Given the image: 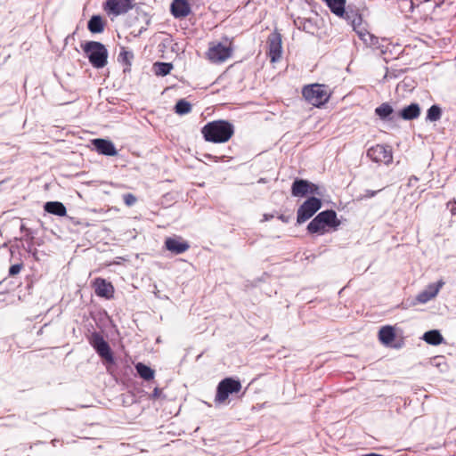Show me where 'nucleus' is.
Masks as SVG:
<instances>
[{"label": "nucleus", "mask_w": 456, "mask_h": 456, "mask_svg": "<svg viewBox=\"0 0 456 456\" xmlns=\"http://www.w3.org/2000/svg\"><path fill=\"white\" fill-rule=\"evenodd\" d=\"M330 12L339 18L345 17L346 14V0H322Z\"/></svg>", "instance_id": "aec40b11"}, {"label": "nucleus", "mask_w": 456, "mask_h": 456, "mask_svg": "<svg viewBox=\"0 0 456 456\" xmlns=\"http://www.w3.org/2000/svg\"><path fill=\"white\" fill-rule=\"evenodd\" d=\"M379 341L387 346H395V347H400L401 345H394V341L395 340L396 334L395 330L393 326L386 325L380 328L379 334H378Z\"/></svg>", "instance_id": "f3484780"}, {"label": "nucleus", "mask_w": 456, "mask_h": 456, "mask_svg": "<svg viewBox=\"0 0 456 456\" xmlns=\"http://www.w3.org/2000/svg\"><path fill=\"white\" fill-rule=\"evenodd\" d=\"M380 190H378V191H370V190H367L365 191V194L362 196V199H368V198H372L374 197L379 191H380Z\"/></svg>", "instance_id": "f704fd0d"}, {"label": "nucleus", "mask_w": 456, "mask_h": 456, "mask_svg": "<svg viewBox=\"0 0 456 456\" xmlns=\"http://www.w3.org/2000/svg\"><path fill=\"white\" fill-rule=\"evenodd\" d=\"M232 53V40L224 37L222 42L213 41L208 44L206 58L211 63L220 64L230 59Z\"/></svg>", "instance_id": "20e7f679"}, {"label": "nucleus", "mask_w": 456, "mask_h": 456, "mask_svg": "<svg viewBox=\"0 0 456 456\" xmlns=\"http://www.w3.org/2000/svg\"><path fill=\"white\" fill-rule=\"evenodd\" d=\"M427 118L431 121H436L441 118V109L437 105H432L428 110Z\"/></svg>", "instance_id": "c756f323"}, {"label": "nucleus", "mask_w": 456, "mask_h": 456, "mask_svg": "<svg viewBox=\"0 0 456 456\" xmlns=\"http://www.w3.org/2000/svg\"><path fill=\"white\" fill-rule=\"evenodd\" d=\"M155 371L151 368L144 365V382H147L145 387L151 390L147 392V399L153 403H161L166 401L167 395L164 389L159 387L154 380Z\"/></svg>", "instance_id": "423d86ee"}, {"label": "nucleus", "mask_w": 456, "mask_h": 456, "mask_svg": "<svg viewBox=\"0 0 456 456\" xmlns=\"http://www.w3.org/2000/svg\"><path fill=\"white\" fill-rule=\"evenodd\" d=\"M375 113L381 118L386 119L393 113V108L387 102H384L375 110Z\"/></svg>", "instance_id": "cd10ccee"}, {"label": "nucleus", "mask_w": 456, "mask_h": 456, "mask_svg": "<svg viewBox=\"0 0 456 456\" xmlns=\"http://www.w3.org/2000/svg\"><path fill=\"white\" fill-rule=\"evenodd\" d=\"M420 115V108L418 103H411L404 107L399 113V116L404 120H412Z\"/></svg>", "instance_id": "4be33fe9"}, {"label": "nucleus", "mask_w": 456, "mask_h": 456, "mask_svg": "<svg viewBox=\"0 0 456 456\" xmlns=\"http://www.w3.org/2000/svg\"><path fill=\"white\" fill-rule=\"evenodd\" d=\"M450 207V212L452 216L456 215V200H451L447 204Z\"/></svg>", "instance_id": "72a5a7b5"}, {"label": "nucleus", "mask_w": 456, "mask_h": 456, "mask_svg": "<svg viewBox=\"0 0 456 456\" xmlns=\"http://www.w3.org/2000/svg\"><path fill=\"white\" fill-rule=\"evenodd\" d=\"M367 156L379 164L389 165L393 161L392 148L389 145L376 144L367 151Z\"/></svg>", "instance_id": "1a4fd4ad"}, {"label": "nucleus", "mask_w": 456, "mask_h": 456, "mask_svg": "<svg viewBox=\"0 0 456 456\" xmlns=\"http://www.w3.org/2000/svg\"><path fill=\"white\" fill-rule=\"evenodd\" d=\"M165 248L173 254H183L190 248V244L180 236L168 237Z\"/></svg>", "instance_id": "2eb2a0df"}, {"label": "nucleus", "mask_w": 456, "mask_h": 456, "mask_svg": "<svg viewBox=\"0 0 456 456\" xmlns=\"http://www.w3.org/2000/svg\"><path fill=\"white\" fill-rule=\"evenodd\" d=\"M87 28L92 33H102L104 30V22L100 15H94L88 20Z\"/></svg>", "instance_id": "b1692460"}, {"label": "nucleus", "mask_w": 456, "mask_h": 456, "mask_svg": "<svg viewBox=\"0 0 456 456\" xmlns=\"http://www.w3.org/2000/svg\"><path fill=\"white\" fill-rule=\"evenodd\" d=\"M175 111L178 115L188 114L191 111V104L184 99H181L176 102Z\"/></svg>", "instance_id": "bb28decb"}, {"label": "nucleus", "mask_w": 456, "mask_h": 456, "mask_svg": "<svg viewBox=\"0 0 456 456\" xmlns=\"http://www.w3.org/2000/svg\"><path fill=\"white\" fill-rule=\"evenodd\" d=\"M340 224L341 222L334 210H324L308 224L307 231L312 234L323 235L330 231H336Z\"/></svg>", "instance_id": "f03ea898"}, {"label": "nucleus", "mask_w": 456, "mask_h": 456, "mask_svg": "<svg viewBox=\"0 0 456 456\" xmlns=\"http://www.w3.org/2000/svg\"><path fill=\"white\" fill-rule=\"evenodd\" d=\"M134 55L131 52L123 51L119 53L118 58L121 59L127 65H130V60L133 59Z\"/></svg>", "instance_id": "7c9ffc66"}, {"label": "nucleus", "mask_w": 456, "mask_h": 456, "mask_svg": "<svg viewBox=\"0 0 456 456\" xmlns=\"http://www.w3.org/2000/svg\"><path fill=\"white\" fill-rule=\"evenodd\" d=\"M90 345L97 352V354L106 362L112 363L114 361L110 347L103 337L97 332L91 335L89 338Z\"/></svg>", "instance_id": "9d476101"}, {"label": "nucleus", "mask_w": 456, "mask_h": 456, "mask_svg": "<svg viewBox=\"0 0 456 456\" xmlns=\"http://www.w3.org/2000/svg\"><path fill=\"white\" fill-rule=\"evenodd\" d=\"M267 45V55L270 58L271 62L280 61L282 54V39L281 33L277 29L268 36Z\"/></svg>", "instance_id": "9b49d317"}, {"label": "nucleus", "mask_w": 456, "mask_h": 456, "mask_svg": "<svg viewBox=\"0 0 456 456\" xmlns=\"http://www.w3.org/2000/svg\"><path fill=\"white\" fill-rule=\"evenodd\" d=\"M45 212L58 216H65L67 214L66 207L60 201H48L45 204Z\"/></svg>", "instance_id": "412c9836"}, {"label": "nucleus", "mask_w": 456, "mask_h": 456, "mask_svg": "<svg viewBox=\"0 0 456 456\" xmlns=\"http://www.w3.org/2000/svg\"><path fill=\"white\" fill-rule=\"evenodd\" d=\"M95 294L98 297L110 298L114 293V288L110 282L102 278H96L94 281Z\"/></svg>", "instance_id": "a211bd4d"}, {"label": "nucleus", "mask_w": 456, "mask_h": 456, "mask_svg": "<svg viewBox=\"0 0 456 456\" xmlns=\"http://www.w3.org/2000/svg\"><path fill=\"white\" fill-rule=\"evenodd\" d=\"M135 369H136V371H137L138 375L141 378H142V372H143L142 362H137L136 365H135Z\"/></svg>", "instance_id": "c9c22d12"}, {"label": "nucleus", "mask_w": 456, "mask_h": 456, "mask_svg": "<svg viewBox=\"0 0 456 456\" xmlns=\"http://www.w3.org/2000/svg\"><path fill=\"white\" fill-rule=\"evenodd\" d=\"M92 144L100 154L105 156H116L118 154L114 143L110 140L97 138L92 140Z\"/></svg>", "instance_id": "dca6fc26"}, {"label": "nucleus", "mask_w": 456, "mask_h": 456, "mask_svg": "<svg viewBox=\"0 0 456 456\" xmlns=\"http://www.w3.org/2000/svg\"><path fill=\"white\" fill-rule=\"evenodd\" d=\"M291 194L294 197H305L307 194L322 195L318 185L304 179H296L291 186Z\"/></svg>", "instance_id": "f8f14e48"}, {"label": "nucleus", "mask_w": 456, "mask_h": 456, "mask_svg": "<svg viewBox=\"0 0 456 456\" xmlns=\"http://www.w3.org/2000/svg\"><path fill=\"white\" fill-rule=\"evenodd\" d=\"M241 389V383L232 378H225L219 382L216 388L215 401L219 403H224L231 394L239 393Z\"/></svg>", "instance_id": "0eeeda50"}, {"label": "nucleus", "mask_w": 456, "mask_h": 456, "mask_svg": "<svg viewBox=\"0 0 456 456\" xmlns=\"http://www.w3.org/2000/svg\"><path fill=\"white\" fill-rule=\"evenodd\" d=\"M170 11L175 18H184L190 14L191 6L187 0H174Z\"/></svg>", "instance_id": "6ab92c4d"}, {"label": "nucleus", "mask_w": 456, "mask_h": 456, "mask_svg": "<svg viewBox=\"0 0 456 456\" xmlns=\"http://www.w3.org/2000/svg\"><path fill=\"white\" fill-rule=\"evenodd\" d=\"M82 50L95 69H102L108 62V50L105 45L97 41H87L81 45Z\"/></svg>", "instance_id": "39448f33"}, {"label": "nucleus", "mask_w": 456, "mask_h": 456, "mask_svg": "<svg viewBox=\"0 0 456 456\" xmlns=\"http://www.w3.org/2000/svg\"><path fill=\"white\" fill-rule=\"evenodd\" d=\"M444 285V281L443 280H440L436 283L428 284L424 290H422L417 295V303L425 304L429 300L435 298Z\"/></svg>", "instance_id": "4468645a"}, {"label": "nucleus", "mask_w": 456, "mask_h": 456, "mask_svg": "<svg viewBox=\"0 0 456 456\" xmlns=\"http://www.w3.org/2000/svg\"><path fill=\"white\" fill-rule=\"evenodd\" d=\"M279 219L281 220L283 223H287L289 221V218L283 215H281L279 216Z\"/></svg>", "instance_id": "e433bc0d"}, {"label": "nucleus", "mask_w": 456, "mask_h": 456, "mask_svg": "<svg viewBox=\"0 0 456 456\" xmlns=\"http://www.w3.org/2000/svg\"><path fill=\"white\" fill-rule=\"evenodd\" d=\"M173 69L171 63L157 62L154 64L155 73L159 76H166L170 73Z\"/></svg>", "instance_id": "c85d7f7f"}, {"label": "nucleus", "mask_w": 456, "mask_h": 456, "mask_svg": "<svg viewBox=\"0 0 456 456\" xmlns=\"http://www.w3.org/2000/svg\"><path fill=\"white\" fill-rule=\"evenodd\" d=\"M332 92L325 85L314 83L302 87V97L315 108L323 107L330 99Z\"/></svg>", "instance_id": "7ed1b4c3"}, {"label": "nucleus", "mask_w": 456, "mask_h": 456, "mask_svg": "<svg viewBox=\"0 0 456 456\" xmlns=\"http://www.w3.org/2000/svg\"><path fill=\"white\" fill-rule=\"evenodd\" d=\"M201 134L206 142L225 143L233 136L234 126L224 119L210 121L201 128Z\"/></svg>", "instance_id": "f257e3e1"}, {"label": "nucleus", "mask_w": 456, "mask_h": 456, "mask_svg": "<svg viewBox=\"0 0 456 456\" xmlns=\"http://www.w3.org/2000/svg\"><path fill=\"white\" fill-rule=\"evenodd\" d=\"M363 456H382V455L372 452V453L365 454Z\"/></svg>", "instance_id": "4c0bfd02"}, {"label": "nucleus", "mask_w": 456, "mask_h": 456, "mask_svg": "<svg viewBox=\"0 0 456 456\" xmlns=\"http://www.w3.org/2000/svg\"><path fill=\"white\" fill-rule=\"evenodd\" d=\"M135 201L136 198L133 194L127 193L124 195V202L126 206L131 207L135 203Z\"/></svg>", "instance_id": "2f4dec72"}, {"label": "nucleus", "mask_w": 456, "mask_h": 456, "mask_svg": "<svg viewBox=\"0 0 456 456\" xmlns=\"http://www.w3.org/2000/svg\"><path fill=\"white\" fill-rule=\"evenodd\" d=\"M354 31L366 45H375L378 44V37L370 34L364 24L360 26V28L354 29Z\"/></svg>", "instance_id": "5701e85b"}, {"label": "nucleus", "mask_w": 456, "mask_h": 456, "mask_svg": "<svg viewBox=\"0 0 456 456\" xmlns=\"http://www.w3.org/2000/svg\"><path fill=\"white\" fill-rule=\"evenodd\" d=\"M343 18L350 22L354 30L356 28H360V26L363 24L362 17L358 12H346L345 17Z\"/></svg>", "instance_id": "a878e982"}, {"label": "nucleus", "mask_w": 456, "mask_h": 456, "mask_svg": "<svg viewBox=\"0 0 456 456\" xmlns=\"http://www.w3.org/2000/svg\"><path fill=\"white\" fill-rule=\"evenodd\" d=\"M443 336L438 330H429L424 334V340L433 346L440 345L443 342Z\"/></svg>", "instance_id": "393cba45"}, {"label": "nucleus", "mask_w": 456, "mask_h": 456, "mask_svg": "<svg viewBox=\"0 0 456 456\" xmlns=\"http://www.w3.org/2000/svg\"><path fill=\"white\" fill-rule=\"evenodd\" d=\"M322 208L320 199L311 197L307 199L297 209V223L301 224L310 219Z\"/></svg>", "instance_id": "6e6552de"}, {"label": "nucleus", "mask_w": 456, "mask_h": 456, "mask_svg": "<svg viewBox=\"0 0 456 456\" xmlns=\"http://www.w3.org/2000/svg\"><path fill=\"white\" fill-rule=\"evenodd\" d=\"M21 268H22V265L21 264L12 265L9 268V275L10 276H14V275L18 274L20 272Z\"/></svg>", "instance_id": "473e14b6"}, {"label": "nucleus", "mask_w": 456, "mask_h": 456, "mask_svg": "<svg viewBox=\"0 0 456 456\" xmlns=\"http://www.w3.org/2000/svg\"><path fill=\"white\" fill-rule=\"evenodd\" d=\"M134 2V0H106L104 10L108 14L118 16L131 10Z\"/></svg>", "instance_id": "ddd939ff"}]
</instances>
